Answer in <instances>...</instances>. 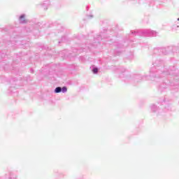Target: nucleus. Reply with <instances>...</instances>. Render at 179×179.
I'll return each mask as SVG.
<instances>
[{
    "instance_id": "4",
    "label": "nucleus",
    "mask_w": 179,
    "mask_h": 179,
    "mask_svg": "<svg viewBox=\"0 0 179 179\" xmlns=\"http://www.w3.org/2000/svg\"><path fill=\"white\" fill-rule=\"evenodd\" d=\"M92 72H94V73H97L99 72V69L95 68L92 70Z\"/></svg>"
},
{
    "instance_id": "5",
    "label": "nucleus",
    "mask_w": 179,
    "mask_h": 179,
    "mask_svg": "<svg viewBox=\"0 0 179 179\" xmlns=\"http://www.w3.org/2000/svg\"><path fill=\"white\" fill-rule=\"evenodd\" d=\"M178 20H179V18L178 19Z\"/></svg>"
},
{
    "instance_id": "3",
    "label": "nucleus",
    "mask_w": 179,
    "mask_h": 179,
    "mask_svg": "<svg viewBox=\"0 0 179 179\" xmlns=\"http://www.w3.org/2000/svg\"><path fill=\"white\" fill-rule=\"evenodd\" d=\"M68 91V89L66 88V87H63L62 88V92H63V93H65V92H66Z\"/></svg>"
},
{
    "instance_id": "1",
    "label": "nucleus",
    "mask_w": 179,
    "mask_h": 179,
    "mask_svg": "<svg viewBox=\"0 0 179 179\" xmlns=\"http://www.w3.org/2000/svg\"><path fill=\"white\" fill-rule=\"evenodd\" d=\"M20 20L21 23H26V20H24V15H21L20 17Z\"/></svg>"
},
{
    "instance_id": "2",
    "label": "nucleus",
    "mask_w": 179,
    "mask_h": 179,
    "mask_svg": "<svg viewBox=\"0 0 179 179\" xmlns=\"http://www.w3.org/2000/svg\"><path fill=\"white\" fill-rule=\"evenodd\" d=\"M61 92H62V88H61L60 87H56L55 93H61Z\"/></svg>"
}]
</instances>
